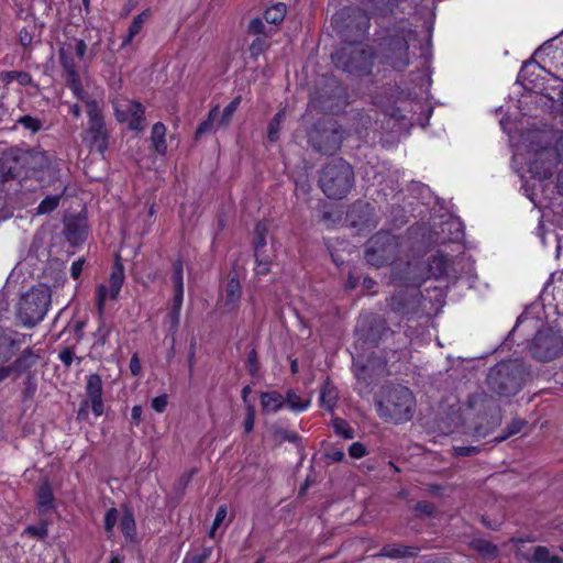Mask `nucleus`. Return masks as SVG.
Returning a JSON list of instances; mask_svg holds the SVG:
<instances>
[{
    "label": "nucleus",
    "instance_id": "obj_22",
    "mask_svg": "<svg viewBox=\"0 0 563 563\" xmlns=\"http://www.w3.org/2000/svg\"><path fill=\"white\" fill-rule=\"evenodd\" d=\"M339 394L335 386L332 385L329 380H327L320 389V407L324 408L325 410L332 411L336 406Z\"/></svg>",
    "mask_w": 563,
    "mask_h": 563
},
{
    "label": "nucleus",
    "instance_id": "obj_13",
    "mask_svg": "<svg viewBox=\"0 0 563 563\" xmlns=\"http://www.w3.org/2000/svg\"><path fill=\"white\" fill-rule=\"evenodd\" d=\"M309 141L317 152L333 154L341 147L343 131L336 123L329 122L322 128H316L310 133Z\"/></svg>",
    "mask_w": 563,
    "mask_h": 563
},
{
    "label": "nucleus",
    "instance_id": "obj_45",
    "mask_svg": "<svg viewBox=\"0 0 563 563\" xmlns=\"http://www.w3.org/2000/svg\"><path fill=\"white\" fill-rule=\"evenodd\" d=\"M118 511L115 508H110L104 516V529L107 532H111L117 523Z\"/></svg>",
    "mask_w": 563,
    "mask_h": 563
},
{
    "label": "nucleus",
    "instance_id": "obj_41",
    "mask_svg": "<svg viewBox=\"0 0 563 563\" xmlns=\"http://www.w3.org/2000/svg\"><path fill=\"white\" fill-rule=\"evenodd\" d=\"M452 451L455 456L464 457L478 454L481 452V448L476 445H454Z\"/></svg>",
    "mask_w": 563,
    "mask_h": 563
},
{
    "label": "nucleus",
    "instance_id": "obj_28",
    "mask_svg": "<svg viewBox=\"0 0 563 563\" xmlns=\"http://www.w3.org/2000/svg\"><path fill=\"white\" fill-rule=\"evenodd\" d=\"M37 504L41 509L47 510L54 507V497L48 483H43L37 490Z\"/></svg>",
    "mask_w": 563,
    "mask_h": 563
},
{
    "label": "nucleus",
    "instance_id": "obj_59",
    "mask_svg": "<svg viewBox=\"0 0 563 563\" xmlns=\"http://www.w3.org/2000/svg\"><path fill=\"white\" fill-rule=\"evenodd\" d=\"M130 371L133 376H137L141 372V363L136 355H133L130 361Z\"/></svg>",
    "mask_w": 563,
    "mask_h": 563
},
{
    "label": "nucleus",
    "instance_id": "obj_42",
    "mask_svg": "<svg viewBox=\"0 0 563 563\" xmlns=\"http://www.w3.org/2000/svg\"><path fill=\"white\" fill-rule=\"evenodd\" d=\"M227 515H228L227 506L225 505L220 506L217 510L216 518H214L212 527L209 531L210 538H214L216 530L222 525V522L227 518Z\"/></svg>",
    "mask_w": 563,
    "mask_h": 563
},
{
    "label": "nucleus",
    "instance_id": "obj_21",
    "mask_svg": "<svg viewBox=\"0 0 563 563\" xmlns=\"http://www.w3.org/2000/svg\"><path fill=\"white\" fill-rule=\"evenodd\" d=\"M525 558L529 563H563L560 556L551 554L550 550L543 545L534 547Z\"/></svg>",
    "mask_w": 563,
    "mask_h": 563
},
{
    "label": "nucleus",
    "instance_id": "obj_39",
    "mask_svg": "<svg viewBox=\"0 0 563 563\" xmlns=\"http://www.w3.org/2000/svg\"><path fill=\"white\" fill-rule=\"evenodd\" d=\"M256 267L255 273L258 276H265L269 272L271 261L267 257L262 256L261 252H254Z\"/></svg>",
    "mask_w": 563,
    "mask_h": 563
},
{
    "label": "nucleus",
    "instance_id": "obj_18",
    "mask_svg": "<svg viewBox=\"0 0 563 563\" xmlns=\"http://www.w3.org/2000/svg\"><path fill=\"white\" fill-rule=\"evenodd\" d=\"M241 285L236 277H230L222 299L219 301V307L223 312L234 311L240 303L241 299Z\"/></svg>",
    "mask_w": 563,
    "mask_h": 563
},
{
    "label": "nucleus",
    "instance_id": "obj_63",
    "mask_svg": "<svg viewBox=\"0 0 563 563\" xmlns=\"http://www.w3.org/2000/svg\"><path fill=\"white\" fill-rule=\"evenodd\" d=\"M19 37H20L21 44L24 47L29 46L32 43V40H33L32 35L26 30H22L20 32Z\"/></svg>",
    "mask_w": 563,
    "mask_h": 563
},
{
    "label": "nucleus",
    "instance_id": "obj_14",
    "mask_svg": "<svg viewBox=\"0 0 563 563\" xmlns=\"http://www.w3.org/2000/svg\"><path fill=\"white\" fill-rule=\"evenodd\" d=\"M124 282V268L122 263L117 260L112 272L109 278V286L103 284L99 285L97 288V308L100 316H102L104 310V302L107 299H117L121 287Z\"/></svg>",
    "mask_w": 563,
    "mask_h": 563
},
{
    "label": "nucleus",
    "instance_id": "obj_20",
    "mask_svg": "<svg viewBox=\"0 0 563 563\" xmlns=\"http://www.w3.org/2000/svg\"><path fill=\"white\" fill-rule=\"evenodd\" d=\"M428 266L430 275L434 278H440L449 274L451 262L446 255L437 253L429 258Z\"/></svg>",
    "mask_w": 563,
    "mask_h": 563
},
{
    "label": "nucleus",
    "instance_id": "obj_1",
    "mask_svg": "<svg viewBox=\"0 0 563 563\" xmlns=\"http://www.w3.org/2000/svg\"><path fill=\"white\" fill-rule=\"evenodd\" d=\"M46 163L43 152L37 150H12L0 161V221L12 216V205L19 192L18 177L22 168L37 169Z\"/></svg>",
    "mask_w": 563,
    "mask_h": 563
},
{
    "label": "nucleus",
    "instance_id": "obj_15",
    "mask_svg": "<svg viewBox=\"0 0 563 563\" xmlns=\"http://www.w3.org/2000/svg\"><path fill=\"white\" fill-rule=\"evenodd\" d=\"M87 54V44L84 40L80 38H69L60 46L58 51L59 60L64 69H68V66L71 65L73 69H78V64L76 63V57L80 62H85V57Z\"/></svg>",
    "mask_w": 563,
    "mask_h": 563
},
{
    "label": "nucleus",
    "instance_id": "obj_11",
    "mask_svg": "<svg viewBox=\"0 0 563 563\" xmlns=\"http://www.w3.org/2000/svg\"><path fill=\"white\" fill-rule=\"evenodd\" d=\"M563 350V339L550 328L539 330L530 345L532 356L542 362H549L560 355Z\"/></svg>",
    "mask_w": 563,
    "mask_h": 563
},
{
    "label": "nucleus",
    "instance_id": "obj_26",
    "mask_svg": "<svg viewBox=\"0 0 563 563\" xmlns=\"http://www.w3.org/2000/svg\"><path fill=\"white\" fill-rule=\"evenodd\" d=\"M150 16H151L150 10H144L143 12H141L140 14L134 16V19L129 27L128 35L122 42V46H126L133 41L134 36H136L140 33L144 23L147 21V19Z\"/></svg>",
    "mask_w": 563,
    "mask_h": 563
},
{
    "label": "nucleus",
    "instance_id": "obj_24",
    "mask_svg": "<svg viewBox=\"0 0 563 563\" xmlns=\"http://www.w3.org/2000/svg\"><path fill=\"white\" fill-rule=\"evenodd\" d=\"M166 128L162 122H157L153 125L151 132L152 146L158 154H165L167 150L166 141Z\"/></svg>",
    "mask_w": 563,
    "mask_h": 563
},
{
    "label": "nucleus",
    "instance_id": "obj_36",
    "mask_svg": "<svg viewBox=\"0 0 563 563\" xmlns=\"http://www.w3.org/2000/svg\"><path fill=\"white\" fill-rule=\"evenodd\" d=\"M332 426H333L334 431L338 434L342 435L343 438H345V439L354 438V431L345 420H343L341 418H334L332 421Z\"/></svg>",
    "mask_w": 563,
    "mask_h": 563
},
{
    "label": "nucleus",
    "instance_id": "obj_64",
    "mask_svg": "<svg viewBox=\"0 0 563 563\" xmlns=\"http://www.w3.org/2000/svg\"><path fill=\"white\" fill-rule=\"evenodd\" d=\"M344 452L340 450H334L328 454V457L333 462H341L344 460Z\"/></svg>",
    "mask_w": 563,
    "mask_h": 563
},
{
    "label": "nucleus",
    "instance_id": "obj_19",
    "mask_svg": "<svg viewBox=\"0 0 563 563\" xmlns=\"http://www.w3.org/2000/svg\"><path fill=\"white\" fill-rule=\"evenodd\" d=\"M67 77L66 82L69 89L74 92V95L86 103V110L88 109V101H96L90 98L88 93L84 90L80 81V77L78 74V69H73V66L69 65L68 69H65Z\"/></svg>",
    "mask_w": 563,
    "mask_h": 563
},
{
    "label": "nucleus",
    "instance_id": "obj_2",
    "mask_svg": "<svg viewBox=\"0 0 563 563\" xmlns=\"http://www.w3.org/2000/svg\"><path fill=\"white\" fill-rule=\"evenodd\" d=\"M463 416L455 415L451 424H464L468 418L476 419L470 429L475 438L481 439L492 433L501 422V410L496 399L487 393L479 390L471 394L463 405Z\"/></svg>",
    "mask_w": 563,
    "mask_h": 563
},
{
    "label": "nucleus",
    "instance_id": "obj_9",
    "mask_svg": "<svg viewBox=\"0 0 563 563\" xmlns=\"http://www.w3.org/2000/svg\"><path fill=\"white\" fill-rule=\"evenodd\" d=\"M87 115L88 123L82 133V141L90 150H97L100 154H103L108 148L109 134L98 101H88Z\"/></svg>",
    "mask_w": 563,
    "mask_h": 563
},
{
    "label": "nucleus",
    "instance_id": "obj_23",
    "mask_svg": "<svg viewBox=\"0 0 563 563\" xmlns=\"http://www.w3.org/2000/svg\"><path fill=\"white\" fill-rule=\"evenodd\" d=\"M263 411L276 412L284 407V397L277 391H265L261 394Z\"/></svg>",
    "mask_w": 563,
    "mask_h": 563
},
{
    "label": "nucleus",
    "instance_id": "obj_3",
    "mask_svg": "<svg viewBox=\"0 0 563 563\" xmlns=\"http://www.w3.org/2000/svg\"><path fill=\"white\" fill-rule=\"evenodd\" d=\"M377 413L386 422L404 423L412 419L416 399L405 386H388L376 400Z\"/></svg>",
    "mask_w": 563,
    "mask_h": 563
},
{
    "label": "nucleus",
    "instance_id": "obj_49",
    "mask_svg": "<svg viewBox=\"0 0 563 563\" xmlns=\"http://www.w3.org/2000/svg\"><path fill=\"white\" fill-rule=\"evenodd\" d=\"M167 404H168V397L167 395H161V396H157L155 397L153 400H152V408L157 411V412H163L166 407H167Z\"/></svg>",
    "mask_w": 563,
    "mask_h": 563
},
{
    "label": "nucleus",
    "instance_id": "obj_43",
    "mask_svg": "<svg viewBox=\"0 0 563 563\" xmlns=\"http://www.w3.org/2000/svg\"><path fill=\"white\" fill-rule=\"evenodd\" d=\"M19 375V362L0 367V384L5 380L7 378H10L12 376L16 377Z\"/></svg>",
    "mask_w": 563,
    "mask_h": 563
},
{
    "label": "nucleus",
    "instance_id": "obj_53",
    "mask_svg": "<svg viewBox=\"0 0 563 563\" xmlns=\"http://www.w3.org/2000/svg\"><path fill=\"white\" fill-rule=\"evenodd\" d=\"M265 24L261 19H253L249 24V32L253 34H262L264 32Z\"/></svg>",
    "mask_w": 563,
    "mask_h": 563
},
{
    "label": "nucleus",
    "instance_id": "obj_58",
    "mask_svg": "<svg viewBox=\"0 0 563 563\" xmlns=\"http://www.w3.org/2000/svg\"><path fill=\"white\" fill-rule=\"evenodd\" d=\"M74 353L69 349H65L59 353V360L66 365L69 366L73 362Z\"/></svg>",
    "mask_w": 563,
    "mask_h": 563
},
{
    "label": "nucleus",
    "instance_id": "obj_32",
    "mask_svg": "<svg viewBox=\"0 0 563 563\" xmlns=\"http://www.w3.org/2000/svg\"><path fill=\"white\" fill-rule=\"evenodd\" d=\"M286 15V5L284 3H276L265 11L264 18L266 22L276 24L284 20Z\"/></svg>",
    "mask_w": 563,
    "mask_h": 563
},
{
    "label": "nucleus",
    "instance_id": "obj_12",
    "mask_svg": "<svg viewBox=\"0 0 563 563\" xmlns=\"http://www.w3.org/2000/svg\"><path fill=\"white\" fill-rule=\"evenodd\" d=\"M112 104L114 115L119 122L128 123L130 130L133 131L141 132L145 129V109L140 102L119 96L112 101Z\"/></svg>",
    "mask_w": 563,
    "mask_h": 563
},
{
    "label": "nucleus",
    "instance_id": "obj_38",
    "mask_svg": "<svg viewBox=\"0 0 563 563\" xmlns=\"http://www.w3.org/2000/svg\"><path fill=\"white\" fill-rule=\"evenodd\" d=\"M59 196L46 197L37 207V213L44 214L55 210L59 203Z\"/></svg>",
    "mask_w": 563,
    "mask_h": 563
},
{
    "label": "nucleus",
    "instance_id": "obj_47",
    "mask_svg": "<svg viewBox=\"0 0 563 563\" xmlns=\"http://www.w3.org/2000/svg\"><path fill=\"white\" fill-rule=\"evenodd\" d=\"M24 533H26L31 537L44 539L47 536V528L45 526H38V527L37 526H29L24 530Z\"/></svg>",
    "mask_w": 563,
    "mask_h": 563
},
{
    "label": "nucleus",
    "instance_id": "obj_56",
    "mask_svg": "<svg viewBox=\"0 0 563 563\" xmlns=\"http://www.w3.org/2000/svg\"><path fill=\"white\" fill-rule=\"evenodd\" d=\"M84 263H85V260L79 258L71 264L70 274L74 279H77L80 276V274L82 272Z\"/></svg>",
    "mask_w": 563,
    "mask_h": 563
},
{
    "label": "nucleus",
    "instance_id": "obj_29",
    "mask_svg": "<svg viewBox=\"0 0 563 563\" xmlns=\"http://www.w3.org/2000/svg\"><path fill=\"white\" fill-rule=\"evenodd\" d=\"M219 115V106H216L214 108H212L209 113H208V117L206 120H203L197 128L196 130V137H199L206 133H209L213 130V126L214 124L217 125L216 123V119L218 118Z\"/></svg>",
    "mask_w": 563,
    "mask_h": 563
},
{
    "label": "nucleus",
    "instance_id": "obj_4",
    "mask_svg": "<svg viewBox=\"0 0 563 563\" xmlns=\"http://www.w3.org/2000/svg\"><path fill=\"white\" fill-rule=\"evenodd\" d=\"M355 184L354 169L343 158H333L325 163L319 175V186L330 199H343Z\"/></svg>",
    "mask_w": 563,
    "mask_h": 563
},
{
    "label": "nucleus",
    "instance_id": "obj_60",
    "mask_svg": "<svg viewBox=\"0 0 563 563\" xmlns=\"http://www.w3.org/2000/svg\"><path fill=\"white\" fill-rule=\"evenodd\" d=\"M110 330L106 328L104 325H100L96 332V336L98 338V342L101 344L106 343V340L109 335Z\"/></svg>",
    "mask_w": 563,
    "mask_h": 563
},
{
    "label": "nucleus",
    "instance_id": "obj_61",
    "mask_svg": "<svg viewBox=\"0 0 563 563\" xmlns=\"http://www.w3.org/2000/svg\"><path fill=\"white\" fill-rule=\"evenodd\" d=\"M389 307L391 308V310L400 312L404 309L402 300L397 296H393L389 301Z\"/></svg>",
    "mask_w": 563,
    "mask_h": 563
},
{
    "label": "nucleus",
    "instance_id": "obj_35",
    "mask_svg": "<svg viewBox=\"0 0 563 563\" xmlns=\"http://www.w3.org/2000/svg\"><path fill=\"white\" fill-rule=\"evenodd\" d=\"M267 225L264 222H258L255 227V239H254V252H261V250L266 245V236Z\"/></svg>",
    "mask_w": 563,
    "mask_h": 563
},
{
    "label": "nucleus",
    "instance_id": "obj_10",
    "mask_svg": "<svg viewBox=\"0 0 563 563\" xmlns=\"http://www.w3.org/2000/svg\"><path fill=\"white\" fill-rule=\"evenodd\" d=\"M398 252V243L394 235L378 232L366 244L365 260L375 267H382L393 262Z\"/></svg>",
    "mask_w": 563,
    "mask_h": 563
},
{
    "label": "nucleus",
    "instance_id": "obj_7",
    "mask_svg": "<svg viewBox=\"0 0 563 563\" xmlns=\"http://www.w3.org/2000/svg\"><path fill=\"white\" fill-rule=\"evenodd\" d=\"M51 301V289L45 285L35 286L20 298L16 317L24 327L33 328L44 319Z\"/></svg>",
    "mask_w": 563,
    "mask_h": 563
},
{
    "label": "nucleus",
    "instance_id": "obj_44",
    "mask_svg": "<svg viewBox=\"0 0 563 563\" xmlns=\"http://www.w3.org/2000/svg\"><path fill=\"white\" fill-rule=\"evenodd\" d=\"M255 420V408L252 404H247L246 406V416L244 419V430L245 432H251L254 428Z\"/></svg>",
    "mask_w": 563,
    "mask_h": 563
},
{
    "label": "nucleus",
    "instance_id": "obj_40",
    "mask_svg": "<svg viewBox=\"0 0 563 563\" xmlns=\"http://www.w3.org/2000/svg\"><path fill=\"white\" fill-rule=\"evenodd\" d=\"M523 421L521 420H514L508 427H507V432L504 433L503 435H499V437H496L494 439V442L495 443H499V442H503L505 441L506 439H508L509 437L520 432L521 428L523 427Z\"/></svg>",
    "mask_w": 563,
    "mask_h": 563
},
{
    "label": "nucleus",
    "instance_id": "obj_37",
    "mask_svg": "<svg viewBox=\"0 0 563 563\" xmlns=\"http://www.w3.org/2000/svg\"><path fill=\"white\" fill-rule=\"evenodd\" d=\"M476 550L487 559H495L498 554L497 547L485 540H478L476 542Z\"/></svg>",
    "mask_w": 563,
    "mask_h": 563
},
{
    "label": "nucleus",
    "instance_id": "obj_27",
    "mask_svg": "<svg viewBox=\"0 0 563 563\" xmlns=\"http://www.w3.org/2000/svg\"><path fill=\"white\" fill-rule=\"evenodd\" d=\"M241 96H238L223 109L220 118L217 121L218 129L227 128L231 123L232 118L241 103Z\"/></svg>",
    "mask_w": 563,
    "mask_h": 563
},
{
    "label": "nucleus",
    "instance_id": "obj_17",
    "mask_svg": "<svg viewBox=\"0 0 563 563\" xmlns=\"http://www.w3.org/2000/svg\"><path fill=\"white\" fill-rule=\"evenodd\" d=\"M65 236L73 245L81 244L88 235V224L84 217H70L65 222Z\"/></svg>",
    "mask_w": 563,
    "mask_h": 563
},
{
    "label": "nucleus",
    "instance_id": "obj_50",
    "mask_svg": "<svg viewBox=\"0 0 563 563\" xmlns=\"http://www.w3.org/2000/svg\"><path fill=\"white\" fill-rule=\"evenodd\" d=\"M211 555V548H205L200 554L194 555L184 563H205Z\"/></svg>",
    "mask_w": 563,
    "mask_h": 563
},
{
    "label": "nucleus",
    "instance_id": "obj_46",
    "mask_svg": "<svg viewBox=\"0 0 563 563\" xmlns=\"http://www.w3.org/2000/svg\"><path fill=\"white\" fill-rule=\"evenodd\" d=\"M260 369L257 354L255 350H252L247 356V371L252 376H255Z\"/></svg>",
    "mask_w": 563,
    "mask_h": 563
},
{
    "label": "nucleus",
    "instance_id": "obj_6",
    "mask_svg": "<svg viewBox=\"0 0 563 563\" xmlns=\"http://www.w3.org/2000/svg\"><path fill=\"white\" fill-rule=\"evenodd\" d=\"M371 47L361 43H345L331 55L333 64L344 71L355 76H366L371 73L374 60Z\"/></svg>",
    "mask_w": 563,
    "mask_h": 563
},
{
    "label": "nucleus",
    "instance_id": "obj_25",
    "mask_svg": "<svg viewBox=\"0 0 563 563\" xmlns=\"http://www.w3.org/2000/svg\"><path fill=\"white\" fill-rule=\"evenodd\" d=\"M284 406L288 407L291 411H303L310 406L309 398H302L294 389H288L284 397Z\"/></svg>",
    "mask_w": 563,
    "mask_h": 563
},
{
    "label": "nucleus",
    "instance_id": "obj_33",
    "mask_svg": "<svg viewBox=\"0 0 563 563\" xmlns=\"http://www.w3.org/2000/svg\"><path fill=\"white\" fill-rule=\"evenodd\" d=\"M18 124H21L25 130L31 133H37L43 128V122L38 118L32 115H23L16 120Z\"/></svg>",
    "mask_w": 563,
    "mask_h": 563
},
{
    "label": "nucleus",
    "instance_id": "obj_5",
    "mask_svg": "<svg viewBox=\"0 0 563 563\" xmlns=\"http://www.w3.org/2000/svg\"><path fill=\"white\" fill-rule=\"evenodd\" d=\"M527 372L519 360H509L496 364L487 375L488 388L499 396L516 395L522 387Z\"/></svg>",
    "mask_w": 563,
    "mask_h": 563
},
{
    "label": "nucleus",
    "instance_id": "obj_51",
    "mask_svg": "<svg viewBox=\"0 0 563 563\" xmlns=\"http://www.w3.org/2000/svg\"><path fill=\"white\" fill-rule=\"evenodd\" d=\"M11 76H14V79L21 85V86H29L32 84V77L26 71H11Z\"/></svg>",
    "mask_w": 563,
    "mask_h": 563
},
{
    "label": "nucleus",
    "instance_id": "obj_31",
    "mask_svg": "<svg viewBox=\"0 0 563 563\" xmlns=\"http://www.w3.org/2000/svg\"><path fill=\"white\" fill-rule=\"evenodd\" d=\"M286 110H279L268 124L267 137L271 142H276L279 137L282 122L285 120Z\"/></svg>",
    "mask_w": 563,
    "mask_h": 563
},
{
    "label": "nucleus",
    "instance_id": "obj_57",
    "mask_svg": "<svg viewBox=\"0 0 563 563\" xmlns=\"http://www.w3.org/2000/svg\"><path fill=\"white\" fill-rule=\"evenodd\" d=\"M401 554H402V551H400L399 549H395L390 545L384 547L382 549V555L387 556V558H398Z\"/></svg>",
    "mask_w": 563,
    "mask_h": 563
},
{
    "label": "nucleus",
    "instance_id": "obj_34",
    "mask_svg": "<svg viewBox=\"0 0 563 563\" xmlns=\"http://www.w3.org/2000/svg\"><path fill=\"white\" fill-rule=\"evenodd\" d=\"M172 280L174 284V290H184V268L181 260H177L173 264Z\"/></svg>",
    "mask_w": 563,
    "mask_h": 563
},
{
    "label": "nucleus",
    "instance_id": "obj_55",
    "mask_svg": "<svg viewBox=\"0 0 563 563\" xmlns=\"http://www.w3.org/2000/svg\"><path fill=\"white\" fill-rule=\"evenodd\" d=\"M183 300H184V290H174L172 309L180 311L181 306H183Z\"/></svg>",
    "mask_w": 563,
    "mask_h": 563
},
{
    "label": "nucleus",
    "instance_id": "obj_30",
    "mask_svg": "<svg viewBox=\"0 0 563 563\" xmlns=\"http://www.w3.org/2000/svg\"><path fill=\"white\" fill-rule=\"evenodd\" d=\"M120 528H121L123 536L126 539L132 540L134 538L135 532H136V527H135V520H134V516H133L132 511H130V510L124 511V514L121 518V521H120Z\"/></svg>",
    "mask_w": 563,
    "mask_h": 563
},
{
    "label": "nucleus",
    "instance_id": "obj_48",
    "mask_svg": "<svg viewBox=\"0 0 563 563\" xmlns=\"http://www.w3.org/2000/svg\"><path fill=\"white\" fill-rule=\"evenodd\" d=\"M349 453L354 459H361L366 454V448L361 442H354L350 445Z\"/></svg>",
    "mask_w": 563,
    "mask_h": 563
},
{
    "label": "nucleus",
    "instance_id": "obj_62",
    "mask_svg": "<svg viewBox=\"0 0 563 563\" xmlns=\"http://www.w3.org/2000/svg\"><path fill=\"white\" fill-rule=\"evenodd\" d=\"M143 409L141 406H134L131 410V417L135 424L141 422Z\"/></svg>",
    "mask_w": 563,
    "mask_h": 563
},
{
    "label": "nucleus",
    "instance_id": "obj_8",
    "mask_svg": "<svg viewBox=\"0 0 563 563\" xmlns=\"http://www.w3.org/2000/svg\"><path fill=\"white\" fill-rule=\"evenodd\" d=\"M415 38L411 30L401 29L385 37L378 47V54L384 63L395 70L402 71L410 64L409 42Z\"/></svg>",
    "mask_w": 563,
    "mask_h": 563
},
{
    "label": "nucleus",
    "instance_id": "obj_16",
    "mask_svg": "<svg viewBox=\"0 0 563 563\" xmlns=\"http://www.w3.org/2000/svg\"><path fill=\"white\" fill-rule=\"evenodd\" d=\"M86 396L87 400L84 402V406H87L88 402L91 404V409L93 413L99 417L104 411L103 400H102V380L98 374H90L87 377L86 383Z\"/></svg>",
    "mask_w": 563,
    "mask_h": 563
},
{
    "label": "nucleus",
    "instance_id": "obj_54",
    "mask_svg": "<svg viewBox=\"0 0 563 563\" xmlns=\"http://www.w3.org/2000/svg\"><path fill=\"white\" fill-rule=\"evenodd\" d=\"M416 510L427 516H431L434 512L435 507L429 501H421L417 504Z\"/></svg>",
    "mask_w": 563,
    "mask_h": 563
},
{
    "label": "nucleus",
    "instance_id": "obj_52",
    "mask_svg": "<svg viewBox=\"0 0 563 563\" xmlns=\"http://www.w3.org/2000/svg\"><path fill=\"white\" fill-rule=\"evenodd\" d=\"M266 48V43L264 40L257 37L253 41L250 46V52L253 56L261 54Z\"/></svg>",
    "mask_w": 563,
    "mask_h": 563
}]
</instances>
